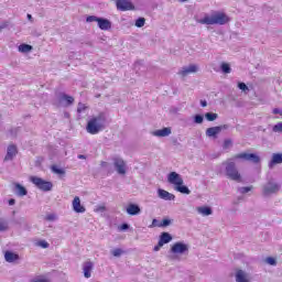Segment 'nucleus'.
<instances>
[{"instance_id": "obj_1", "label": "nucleus", "mask_w": 282, "mask_h": 282, "mask_svg": "<svg viewBox=\"0 0 282 282\" xmlns=\"http://www.w3.org/2000/svg\"><path fill=\"white\" fill-rule=\"evenodd\" d=\"M107 124V116L105 112H100L97 116H93L86 126L87 133L90 135H97L100 131H105V127Z\"/></svg>"}, {"instance_id": "obj_2", "label": "nucleus", "mask_w": 282, "mask_h": 282, "mask_svg": "<svg viewBox=\"0 0 282 282\" xmlns=\"http://www.w3.org/2000/svg\"><path fill=\"white\" fill-rule=\"evenodd\" d=\"M230 21V18L226 15V13H214L212 15H206L205 18L200 19L198 23L202 25H226Z\"/></svg>"}, {"instance_id": "obj_3", "label": "nucleus", "mask_w": 282, "mask_h": 282, "mask_svg": "<svg viewBox=\"0 0 282 282\" xmlns=\"http://www.w3.org/2000/svg\"><path fill=\"white\" fill-rule=\"evenodd\" d=\"M262 197H272L281 191V185L276 180L269 178L262 186Z\"/></svg>"}, {"instance_id": "obj_4", "label": "nucleus", "mask_w": 282, "mask_h": 282, "mask_svg": "<svg viewBox=\"0 0 282 282\" xmlns=\"http://www.w3.org/2000/svg\"><path fill=\"white\" fill-rule=\"evenodd\" d=\"M225 166L226 177L232 182H241V173L237 170V164L234 161H226L223 163Z\"/></svg>"}, {"instance_id": "obj_5", "label": "nucleus", "mask_w": 282, "mask_h": 282, "mask_svg": "<svg viewBox=\"0 0 282 282\" xmlns=\"http://www.w3.org/2000/svg\"><path fill=\"white\" fill-rule=\"evenodd\" d=\"M30 182H32V184H34L36 188H39L40 191H43L44 193H47L52 191V188H54V184H52V182L45 181L37 176H31Z\"/></svg>"}, {"instance_id": "obj_6", "label": "nucleus", "mask_w": 282, "mask_h": 282, "mask_svg": "<svg viewBox=\"0 0 282 282\" xmlns=\"http://www.w3.org/2000/svg\"><path fill=\"white\" fill-rule=\"evenodd\" d=\"M112 165L118 175H127V161L120 156L112 158Z\"/></svg>"}, {"instance_id": "obj_7", "label": "nucleus", "mask_w": 282, "mask_h": 282, "mask_svg": "<svg viewBox=\"0 0 282 282\" xmlns=\"http://www.w3.org/2000/svg\"><path fill=\"white\" fill-rule=\"evenodd\" d=\"M232 160H243L245 162H253V164H259V162L261 161L259 155L246 152L234 155Z\"/></svg>"}, {"instance_id": "obj_8", "label": "nucleus", "mask_w": 282, "mask_h": 282, "mask_svg": "<svg viewBox=\"0 0 282 282\" xmlns=\"http://www.w3.org/2000/svg\"><path fill=\"white\" fill-rule=\"evenodd\" d=\"M226 129H230V126L223 124V126L207 128L205 134L207 138H214V140H216L217 135H219L221 131H226Z\"/></svg>"}, {"instance_id": "obj_9", "label": "nucleus", "mask_w": 282, "mask_h": 282, "mask_svg": "<svg viewBox=\"0 0 282 282\" xmlns=\"http://www.w3.org/2000/svg\"><path fill=\"white\" fill-rule=\"evenodd\" d=\"M171 252L173 254H186V252H188V245L184 242H176L172 246Z\"/></svg>"}, {"instance_id": "obj_10", "label": "nucleus", "mask_w": 282, "mask_h": 282, "mask_svg": "<svg viewBox=\"0 0 282 282\" xmlns=\"http://www.w3.org/2000/svg\"><path fill=\"white\" fill-rule=\"evenodd\" d=\"M167 182L174 186H182V184H184V178H182V175L177 174V172H171L167 175Z\"/></svg>"}, {"instance_id": "obj_11", "label": "nucleus", "mask_w": 282, "mask_h": 282, "mask_svg": "<svg viewBox=\"0 0 282 282\" xmlns=\"http://www.w3.org/2000/svg\"><path fill=\"white\" fill-rule=\"evenodd\" d=\"M70 105H74V97L67 94L59 95L57 107H70Z\"/></svg>"}, {"instance_id": "obj_12", "label": "nucleus", "mask_w": 282, "mask_h": 282, "mask_svg": "<svg viewBox=\"0 0 282 282\" xmlns=\"http://www.w3.org/2000/svg\"><path fill=\"white\" fill-rule=\"evenodd\" d=\"M19 153V150L17 149V145L14 144H9L7 148V154L4 156V162H12L14 158H17Z\"/></svg>"}, {"instance_id": "obj_13", "label": "nucleus", "mask_w": 282, "mask_h": 282, "mask_svg": "<svg viewBox=\"0 0 282 282\" xmlns=\"http://www.w3.org/2000/svg\"><path fill=\"white\" fill-rule=\"evenodd\" d=\"M117 9L121 10V12H127V10H134L135 7L129 0H117L116 2Z\"/></svg>"}, {"instance_id": "obj_14", "label": "nucleus", "mask_w": 282, "mask_h": 282, "mask_svg": "<svg viewBox=\"0 0 282 282\" xmlns=\"http://www.w3.org/2000/svg\"><path fill=\"white\" fill-rule=\"evenodd\" d=\"M197 65L195 64L185 66L178 72V76H181L182 78H186V76H188L189 74H197Z\"/></svg>"}, {"instance_id": "obj_15", "label": "nucleus", "mask_w": 282, "mask_h": 282, "mask_svg": "<svg viewBox=\"0 0 282 282\" xmlns=\"http://www.w3.org/2000/svg\"><path fill=\"white\" fill-rule=\"evenodd\" d=\"M252 278L246 271L238 269L236 271V282H250Z\"/></svg>"}, {"instance_id": "obj_16", "label": "nucleus", "mask_w": 282, "mask_h": 282, "mask_svg": "<svg viewBox=\"0 0 282 282\" xmlns=\"http://www.w3.org/2000/svg\"><path fill=\"white\" fill-rule=\"evenodd\" d=\"M94 270V262L86 261L83 264V271L85 279H91V271Z\"/></svg>"}, {"instance_id": "obj_17", "label": "nucleus", "mask_w": 282, "mask_h": 282, "mask_svg": "<svg viewBox=\"0 0 282 282\" xmlns=\"http://www.w3.org/2000/svg\"><path fill=\"white\" fill-rule=\"evenodd\" d=\"M126 213H128L131 216L140 215L142 213V209L138 204H129L128 207L126 208Z\"/></svg>"}, {"instance_id": "obj_18", "label": "nucleus", "mask_w": 282, "mask_h": 282, "mask_svg": "<svg viewBox=\"0 0 282 282\" xmlns=\"http://www.w3.org/2000/svg\"><path fill=\"white\" fill-rule=\"evenodd\" d=\"M158 195H159L160 199H164L165 202H173V199H175V195H173L162 188L158 189Z\"/></svg>"}, {"instance_id": "obj_19", "label": "nucleus", "mask_w": 282, "mask_h": 282, "mask_svg": "<svg viewBox=\"0 0 282 282\" xmlns=\"http://www.w3.org/2000/svg\"><path fill=\"white\" fill-rule=\"evenodd\" d=\"M276 164H282V153H273L269 162V169H274Z\"/></svg>"}, {"instance_id": "obj_20", "label": "nucleus", "mask_w": 282, "mask_h": 282, "mask_svg": "<svg viewBox=\"0 0 282 282\" xmlns=\"http://www.w3.org/2000/svg\"><path fill=\"white\" fill-rule=\"evenodd\" d=\"M171 241H173V236H171V234L164 231L160 236L159 246H164L166 243H171Z\"/></svg>"}, {"instance_id": "obj_21", "label": "nucleus", "mask_w": 282, "mask_h": 282, "mask_svg": "<svg viewBox=\"0 0 282 282\" xmlns=\"http://www.w3.org/2000/svg\"><path fill=\"white\" fill-rule=\"evenodd\" d=\"M73 210L75 213H85V207H83V205L80 204V197L76 196L73 199Z\"/></svg>"}, {"instance_id": "obj_22", "label": "nucleus", "mask_w": 282, "mask_h": 282, "mask_svg": "<svg viewBox=\"0 0 282 282\" xmlns=\"http://www.w3.org/2000/svg\"><path fill=\"white\" fill-rule=\"evenodd\" d=\"M97 23L98 28L104 31L111 30V21H109L108 19L99 18Z\"/></svg>"}, {"instance_id": "obj_23", "label": "nucleus", "mask_w": 282, "mask_h": 282, "mask_svg": "<svg viewBox=\"0 0 282 282\" xmlns=\"http://www.w3.org/2000/svg\"><path fill=\"white\" fill-rule=\"evenodd\" d=\"M152 135H155L156 138H169V135H171V128L156 130L152 132Z\"/></svg>"}, {"instance_id": "obj_24", "label": "nucleus", "mask_w": 282, "mask_h": 282, "mask_svg": "<svg viewBox=\"0 0 282 282\" xmlns=\"http://www.w3.org/2000/svg\"><path fill=\"white\" fill-rule=\"evenodd\" d=\"M14 191L18 197H25L28 195V189L20 183H14Z\"/></svg>"}, {"instance_id": "obj_25", "label": "nucleus", "mask_w": 282, "mask_h": 282, "mask_svg": "<svg viewBox=\"0 0 282 282\" xmlns=\"http://www.w3.org/2000/svg\"><path fill=\"white\" fill-rule=\"evenodd\" d=\"M4 259L8 263H14V261H19V254L12 251H6Z\"/></svg>"}, {"instance_id": "obj_26", "label": "nucleus", "mask_w": 282, "mask_h": 282, "mask_svg": "<svg viewBox=\"0 0 282 282\" xmlns=\"http://www.w3.org/2000/svg\"><path fill=\"white\" fill-rule=\"evenodd\" d=\"M197 213L203 215V217H208L213 215V209L210 207H197Z\"/></svg>"}, {"instance_id": "obj_27", "label": "nucleus", "mask_w": 282, "mask_h": 282, "mask_svg": "<svg viewBox=\"0 0 282 282\" xmlns=\"http://www.w3.org/2000/svg\"><path fill=\"white\" fill-rule=\"evenodd\" d=\"M174 188L177 191V193H182V195H191V189L184 184L175 186Z\"/></svg>"}, {"instance_id": "obj_28", "label": "nucleus", "mask_w": 282, "mask_h": 282, "mask_svg": "<svg viewBox=\"0 0 282 282\" xmlns=\"http://www.w3.org/2000/svg\"><path fill=\"white\" fill-rule=\"evenodd\" d=\"M205 118L208 122H215V120H217V118H219V115H217L215 112H206Z\"/></svg>"}, {"instance_id": "obj_29", "label": "nucleus", "mask_w": 282, "mask_h": 282, "mask_svg": "<svg viewBox=\"0 0 282 282\" xmlns=\"http://www.w3.org/2000/svg\"><path fill=\"white\" fill-rule=\"evenodd\" d=\"M19 52H21L22 54H28V52H32V45H30V44H21L19 46Z\"/></svg>"}, {"instance_id": "obj_30", "label": "nucleus", "mask_w": 282, "mask_h": 282, "mask_svg": "<svg viewBox=\"0 0 282 282\" xmlns=\"http://www.w3.org/2000/svg\"><path fill=\"white\" fill-rule=\"evenodd\" d=\"M220 69L223 72V74H230V72H232V68H230V64L223 62L220 65Z\"/></svg>"}, {"instance_id": "obj_31", "label": "nucleus", "mask_w": 282, "mask_h": 282, "mask_svg": "<svg viewBox=\"0 0 282 282\" xmlns=\"http://www.w3.org/2000/svg\"><path fill=\"white\" fill-rule=\"evenodd\" d=\"M8 228H9L8 220H6L4 218H0V232H6Z\"/></svg>"}, {"instance_id": "obj_32", "label": "nucleus", "mask_w": 282, "mask_h": 282, "mask_svg": "<svg viewBox=\"0 0 282 282\" xmlns=\"http://www.w3.org/2000/svg\"><path fill=\"white\" fill-rule=\"evenodd\" d=\"M52 172L55 173L56 175H65V170L58 167L57 165H53Z\"/></svg>"}, {"instance_id": "obj_33", "label": "nucleus", "mask_w": 282, "mask_h": 282, "mask_svg": "<svg viewBox=\"0 0 282 282\" xmlns=\"http://www.w3.org/2000/svg\"><path fill=\"white\" fill-rule=\"evenodd\" d=\"M171 224H173V220L169 219V218H164L160 225L159 228H166L167 226H171Z\"/></svg>"}, {"instance_id": "obj_34", "label": "nucleus", "mask_w": 282, "mask_h": 282, "mask_svg": "<svg viewBox=\"0 0 282 282\" xmlns=\"http://www.w3.org/2000/svg\"><path fill=\"white\" fill-rule=\"evenodd\" d=\"M238 89H240V90L243 91L245 94H246L247 91H250V88H248V85H246V83H243V82H239V83H238Z\"/></svg>"}, {"instance_id": "obj_35", "label": "nucleus", "mask_w": 282, "mask_h": 282, "mask_svg": "<svg viewBox=\"0 0 282 282\" xmlns=\"http://www.w3.org/2000/svg\"><path fill=\"white\" fill-rule=\"evenodd\" d=\"M147 23V19L144 18H139L135 21V28H144V24Z\"/></svg>"}, {"instance_id": "obj_36", "label": "nucleus", "mask_w": 282, "mask_h": 282, "mask_svg": "<svg viewBox=\"0 0 282 282\" xmlns=\"http://www.w3.org/2000/svg\"><path fill=\"white\" fill-rule=\"evenodd\" d=\"M253 186H247V187H239L238 192L241 193V195H246V193H250L252 191Z\"/></svg>"}, {"instance_id": "obj_37", "label": "nucleus", "mask_w": 282, "mask_h": 282, "mask_svg": "<svg viewBox=\"0 0 282 282\" xmlns=\"http://www.w3.org/2000/svg\"><path fill=\"white\" fill-rule=\"evenodd\" d=\"M111 254H112L113 257H122V254H124V251H123L122 249H120V248H117V249H113V250L111 251Z\"/></svg>"}, {"instance_id": "obj_38", "label": "nucleus", "mask_w": 282, "mask_h": 282, "mask_svg": "<svg viewBox=\"0 0 282 282\" xmlns=\"http://www.w3.org/2000/svg\"><path fill=\"white\" fill-rule=\"evenodd\" d=\"M273 133H282V122L276 123L272 128Z\"/></svg>"}, {"instance_id": "obj_39", "label": "nucleus", "mask_w": 282, "mask_h": 282, "mask_svg": "<svg viewBox=\"0 0 282 282\" xmlns=\"http://www.w3.org/2000/svg\"><path fill=\"white\" fill-rule=\"evenodd\" d=\"M194 122H195V124H202V123L204 122V116H202V115H196V116L194 117Z\"/></svg>"}, {"instance_id": "obj_40", "label": "nucleus", "mask_w": 282, "mask_h": 282, "mask_svg": "<svg viewBox=\"0 0 282 282\" xmlns=\"http://www.w3.org/2000/svg\"><path fill=\"white\" fill-rule=\"evenodd\" d=\"M37 246H40V248L47 249V248H50V242L46 241V240H40V241L37 242Z\"/></svg>"}, {"instance_id": "obj_41", "label": "nucleus", "mask_w": 282, "mask_h": 282, "mask_svg": "<svg viewBox=\"0 0 282 282\" xmlns=\"http://www.w3.org/2000/svg\"><path fill=\"white\" fill-rule=\"evenodd\" d=\"M99 19H100V18H98V17H96V15H90V17H88V18L86 19V21H87V23H94V22L98 23Z\"/></svg>"}, {"instance_id": "obj_42", "label": "nucleus", "mask_w": 282, "mask_h": 282, "mask_svg": "<svg viewBox=\"0 0 282 282\" xmlns=\"http://www.w3.org/2000/svg\"><path fill=\"white\" fill-rule=\"evenodd\" d=\"M232 147V141L230 139H226L223 144V149H230Z\"/></svg>"}, {"instance_id": "obj_43", "label": "nucleus", "mask_w": 282, "mask_h": 282, "mask_svg": "<svg viewBox=\"0 0 282 282\" xmlns=\"http://www.w3.org/2000/svg\"><path fill=\"white\" fill-rule=\"evenodd\" d=\"M85 109H87V106H85V104L79 102L77 106V113H83V111H85Z\"/></svg>"}, {"instance_id": "obj_44", "label": "nucleus", "mask_w": 282, "mask_h": 282, "mask_svg": "<svg viewBox=\"0 0 282 282\" xmlns=\"http://www.w3.org/2000/svg\"><path fill=\"white\" fill-rule=\"evenodd\" d=\"M265 263H268L269 265H276V259H274L272 257H268L265 259Z\"/></svg>"}, {"instance_id": "obj_45", "label": "nucleus", "mask_w": 282, "mask_h": 282, "mask_svg": "<svg viewBox=\"0 0 282 282\" xmlns=\"http://www.w3.org/2000/svg\"><path fill=\"white\" fill-rule=\"evenodd\" d=\"M56 214H48L45 217L46 221H56Z\"/></svg>"}, {"instance_id": "obj_46", "label": "nucleus", "mask_w": 282, "mask_h": 282, "mask_svg": "<svg viewBox=\"0 0 282 282\" xmlns=\"http://www.w3.org/2000/svg\"><path fill=\"white\" fill-rule=\"evenodd\" d=\"M105 210H107L105 205H99L95 208V213H105Z\"/></svg>"}, {"instance_id": "obj_47", "label": "nucleus", "mask_w": 282, "mask_h": 282, "mask_svg": "<svg viewBox=\"0 0 282 282\" xmlns=\"http://www.w3.org/2000/svg\"><path fill=\"white\" fill-rule=\"evenodd\" d=\"M155 227L160 228V221L154 218L152 220V224L149 226V228H155Z\"/></svg>"}, {"instance_id": "obj_48", "label": "nucleus", "mask_w": 282, "mask_h": 282, "mask_svg": "<svg viewBox=\"0 0 282 282\" xmlns=\"http://www.w3.org/2000/svg\"><path fill=\"white\" fill-rule=\"evenodd\" d=\"M273 113H274L275 116H276V115L282 116V110L279 109V108H275V109H273Z\"/></svg>"}, {"instance_id": "obj_49", "label": "nucleus", "mask_w": 282, "mask_h": 282, "mask_svg": "<svg viewBox=\"0 0 282 282\" xmlns=\"http://www.w3.org/2000/svg\"><path fill=\"white\" fill-rule=\"evenodd\" d=\"M100 166H101V169H107L109 166V163L105 162V161H101Z\"/></svg>"}, {"instance_id": "obj_50", "label": "nucleus", "mask_w": 282, "mask_h": 282, "mask_svg": "<svg viewBox=\"0 0 282 282\" xmlns=\"http://www.w3.org/2000/svg\"><path fill=\"white\" fill-rule=\"evenodd\" d=\"M120 230H129V224H122Z\"/></svg>"}, {"instance_id": "obj_51", "label": "nucleus", "mask_w": 282, "mask_h": 282, "mask_svg": "<svg viewBox=\"0 0 282 282\" xmlns=\"http://www.w3.org/2000/svg\"><path fill=\"white\" fill-rule=\"evenodd\" d=\"M25 223V218H20L18 220H15V224H18L19 226H21V224Z\"/></svg>"}, {"instance_id": "obj_52", "label": "nucleus", "mask_w": 282, "mask_h": 282, "mask_svg": "<svg viewBox=\"0 0 282 282\" xmlns=\"http://www.w3.org/2000/svg\"><path fill=\"white\" fill-rule=\"evenodd\" d=\"M163 246H160V242H158V246L154 247V252H160V249L162 248Z\"/></svg>"}, {"instance_id": "obj_53", "label": "nucleus", "mask_w": 282, "mask_h": 282, "mask_svg": "<svg viewBox=\"0 0 282 282\" xmlns=\"http://www.w3.org/2000/svg\"><path fill=\"white\" fill-rule=\"evenodd\" d=\"M14 204H17L14 198L9 199V206H14Z\"/></svg>"}, {"instance_id": "obj_54", "label": "nucleus", "mask_w": 282, "mask_h": 282, "mask_svg": "<svg viewBox=\"0 0 282 282\" xmlns=\"http://www.w3.org/2000/svg\"><path fill=\"white\" fill-rule=\"evenodd\" d=\"M200 106L202 107H208V102L206 100H200Z\"/></svg>"}, {"instance_id": "obj_55", "label": "nucleus", "mask_w": 282, "mask_h": 282, "mask_svg": "<svg viewBox=\"0 0 282 282\" xmlns=\"http://www.w3.org/2000/svg\"><path fill=\"white\" fill-rule=\"evenodd\" d=\"M77 158L78 160H87V156H85V154H79Z\"/></svg>"}, {"instance_id": "obj_56", "label": "nucleus", "mask_w": 282, "mask_h": 282, "mask_svg": "<svg viewBox=\"0 0 282 282\" xmlns=\"http://www.w3.org/2000/svg\"><path fill=\"white\" fill-rule=\"evenodd\" d=\"M26 18L32 22L34 21V18H32V14H28Z\"/></svg>"}, {"instance_id": "obj_57", "label": "nucleus", "mask_w": 282, "mask_h": 282, "mask_svg": "<svg viewBox=\"0 0 282 282\" xmlns=\"http://www.w3.org/2000/svg\"><path fill=\"white\" fill-rule=\"evenodd\" d=\"M13 131H14V133H17V131H19V128H15Z\"/></svg>"}, {"instance_id": "obj_58", "label": "nucleus", "mask_w": 282, "mask_h": 282, "mask_svg": "<svg viewBox=\"0 0 282 282\" xmlns=\"http://www.w3.org/2000/svg\"><path fill=\"white\" fill-rule=\"evenodd\" d=\"M2 29H3V26H0V32H1Z\"/></svg>"}, {"instance_id": "obj_59", "label": "nucleus", "mask_w": 282, "mask_h": 282, "mask_svg": "<svg viewBox=\"0 0 282 282\" xmlns=\"http://www.w3.org/2000/svg\"><path fill=\"white\" fill-rule=\"evenodd\" d=\"M182 1H188V0H182Z\"/></svg>"}]
</instances>
